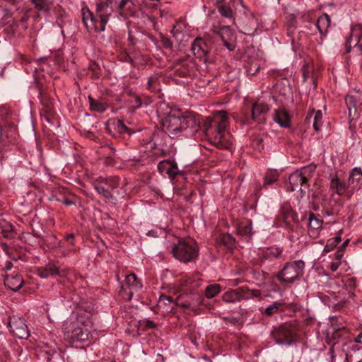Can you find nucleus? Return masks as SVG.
<instances>
[{"label": "nucleus", "mask_w": 362, "mask_h": 362, "mask_svg": "<svg viewBox=\"0 0 362 362\" xmlns=\"http://www.w3.org/2000/svg\"><path fill=\"white\" fill-rule=\"evenodd\" d=\"M228 112L225 110L217 111L204 122V132L211 142L219 148H227L230 142L226 134L228 123Z\"/></svg>", "instance_id": "nucleus-1"}, {"label": "nucleus", "mask_w": 362, "mask_h": 362, "mask_svg": "<svg viewBox=\"0 0 362 362\" xmlns=\"http://www.w3.org/2000/svg\"><path fill=\"white\" fill-rule=\"evenodd\" d=\"M158 114L161 117L160 124L163 132L170 136H177L180 132V112L170 109L168 105L162 103L158 109Z\"/></svg>", "instance_id": "nucleus-2"}, {"label": "nucleus", "mask_w": 362, "mask_h": 362, "mask_svg": "<svg viewBox=\"0 0 362 362\" xmlns=\"http://www.w3.org/2000/svg\"><path fill=\"white\" fill-rule=\"evenodd\" d=\"M305 263L302 260L288 262L276 275L281 282L293 283L303 274Z\"/></svg>", "instance_id": "nucleus-3"}, {"label": "nucleus", "mask_w": 362, "mask_h": 362, "mask_svg": "<svg viewBox=\"0 0 362 362\" xmlns=\"http://www.w3.org/2000/svg\"><path fill=\"white\" fill-rule=\"evenodd\" d=\"M198 247L194 243L180 240L175 245L172 252L173 256L180 262H189L198 256Z\"/></svg>", "instance_id": "nucleus-4"}, {"label": "nucleus", "mask_w": 362, "mask_h": 362, "mask_svg": "<svg viewBox=\"0 0 362 362\" xmlns=\"http://www.w3.org/2000/svg\"><path fill=\"white\" fill-rule=\"evenodd\" d=\"M315 170L314 166H305L292 173L288 178L291 190L295 191L299 189L301 192H303L302 187L309 186L307 183L313 177Z\"/></svg>", "instance_id": "nucleus-5"}, {"label": "nucleus", "mask_w": 362, "mask_h": 362, "mask_svg": "<svg viewBox=\"0 0 362 362\" xmlns=\"http://www.w3.org/2000/svg\"><path fill=\"white\" fill-rule=\"evenodd\" d=\"M117 0H105L96 4L95 15L98 18V32L104 31L105 26L112 16L114 4Z\"/></svg>", "instance_id": "nucleus-6"}, {"label": "nucleus", "mask_w": 362, "mask_h": 362, "mask_svg": "<svg viewBox=\"0 0 362 362\" xmlns=\"http://www.w3.org/2000/svg\"><path fill=\"white\" fill-rule=\"evenodd\" d=\"M272 336L278 344L290 345L296 339L295 328L290 324H284L276 329Z\"/></svg>", "instance_id": "nucleus-7"}, {"label": "nucleus", "mask_w": 362, "mask_h": 362, "mask_svg": "<svg viewBox=\"0 0 362 362\" xmlns=\"http://www.w3.org/2000/svg\"><path fill=\"white\" fill-rule=\"evenodd\" d=\"M313 209L315 211L321 210L327 216L332 215V200L331 197L323 193L322 191L315 192L313 194Z\"/></svg>", "instance_id": "nucleus-8"}, {"label": "nucleus", "mask_w": 362, "mask_h": 362, "mask_svg": "<svg viewBox=\"0 0 362 362\" xmlns=\"http://www.w3.org/2000/svg\"><path fill=\"white\" fill-rule=\"evenodd\" d=\"M8 327L11 332L19 339H25L29 337V331L23 320L17 315L9 317Z\"/></svg>", "instance_id": "nucleus-9"}, {"label": "nucleus", "mask_w": 362, "mask_h": 362, "mask_svg": "<svg viewBox=\"0 0 362 362\" xmlns=\"http://www.w3.org/2000/svg\"><path fill=\"white\" fill-rule=\"evenodd\" d=\"M83 322V317L81 316L71 317L66 320L63 324L64 339L70 342H73V337L76 327L78 324Z\"/></svg>", "instance_id": "nucleus-10"}, {"label": "nucleus", "mask_w": 362, "mask_h": 362, "mask_svg": "<svg viewBox=\"0 0 362 362\" xmlns=\"http://www.w3.org/2000/svg\"><path fill=\"white\" fill-rule=\"evenodd\" d=\"M92 327V322L90 319H83L82 324H78L76 327V330L73 337V342L76 341H84L88 339L90 334V329Z\"/></svg>", "instance_id": "nucleus-11"}, {"label": "nucleus", "mask_w": 362, "mask_h": 362, "mask_svg": "<svg viewBox=\"0 0 362 362\" xmlns=\"http://www.w3.org/2000/svg\"><path fill=\"white\" fill-rule=\"evenodd\" d=\"M192 50L197 58L206 61L207 54L211 50V45L202 39L197 38L192 45Z\"/></svg>", "instance_id": "nucleus-12"}, {"label": "nucleus", "mask_w": 362, "mask_h": 362, "mask_svg": "<svg viewBox=\"0 0 362 362\" xmlns=\"http://www.w3.org/2000/svg\"><path fill=\"white\" fill-rule=\"evenodd\" d=\"M224 46L230 51L235 47V35L229 26H222L218 31Z\"/></svg>", "instance_id": "nucleus-13"}, {"label": "nucleus", "mask_w": 362, "mask_h": 362, "mask_svg": "<svg viewBox=\"0 0 362 362\" xmlns=\"http://www.w3.org/2000/svg\"><path fill=\"white\" fill-rule=\"evenodd\" d=\"M362 185V170L360 168H354L349 174L348 180V187L350 190L347 192L350 197L352 192L358 189Z\"/></svg>", "instance_id": "nucleus-14"}, {"label": "nucleus", "mask_w": 362, "mask_h": 362, "mask_svg": "<svg viewBox=\"0 0 362 362\" xmlns=\"http://www.w3.org/2000/svg\"><path fill=\"white\" fill-rule=\"evenodd\" d=\"M361 37L362 26L361 25H355L352 26L350 35L345 42V47L347 52L351 51L352 47H355L358 45Z\"/></svg>", "instance_id": "nucleus-15"}, {"label": "nucleus", "mask_w": 362, "mask_h": 362, "mask_svg": "<svg viewBox=\"0 0 362 362\" xmlns=\"http://www.w3.org/2000/svg\"><path fill=\"white\" fill-rule=\"evenodd\" d=\"M244 291H246L244 287L230 289L223 294L222 299L226 303H232L243 300L244 298H248L247 296L244 295Z\"/></svg>", "instance_id": "nucleus-16"}, {"label": "nucleus", "mask_w": 362, "mask_h": 362, "mask_svg": "<svg viewBox=\"0 0 362 362\" xmlns=\"http://www.w3.org/2000/svg\"><path fill=\"white\" fill-rule=\"evenodd\" d=\"M323 221L317 218L313 213L309 214L308 234L313 238H317L322 228Z\"/></svg>", "instance_id": "nucleus-17"}, {"label": "nucleus", "mask_w": 362, "mask_h": 362, "mask_svg": "<svg viewBox=\"0 0 362 362\" xmlns=\"http://www.w3.org/2000/svg\"><path fill=\"white\" fill-rule=\"evenodd\" d=\"M81 11L83 21L86 28L90 30L98 31V18L96 15L94 16L88 8H83Z\"/></svg>", "instance_id": "nucleus-18"}, {"label": "nucleus", "mask_w": 362, "mask_h": 362, "mask_svg": "<svg viewBox=\"0 0 362 362\" xmlns=\"http://www.w3.org/2000/svg\"><path fill=\"white\" fill-rule=\"evenodd\" d=\"M180 119L181 122L180 132L187 129H194L199 124L196 117L192 114L182 115L180 113Z\"/></svg>", "instance_id": "nucleus-19"}, {"label": "nucleus", "mask_w": 362, "mask_h": 362, "mask_svg": "<svg viewBox=\"0 0 362 362\" xmlns=\"http://www.w3.org/2000/svg\"><path fill=\"white\" fill-rule=\"evenodd\" d=\"M268 110L269 107L267 104L257 102L252 107V117L255 121L261 122Z\"/></svg>", "instance_id": "nucleus-20"}, {"label": "nucleus", "mask_w": 362, "mask_h": 362, "mask_svg": "<svg viewBox=\"0 0 362 362\" xmlns=\"http://www.w3.org/2000/svg\"><path fill=\"white\" fill-rule=\"evenodd\" d=\"M274 120L282 127L290 126V115L285 109L276 110Z\"/></svg>", "instance_id": "nucleus-21"}, {"label": "nucleus", "mask_w": 362, "mask_h": 362, "mask_svg": "<svg viewBox=\"0 0 362 362\" xmlns=\"http://www.w3.org/2000/svg\"><path fill=\"white\" fill-rule=\"evenodd\" d=\"M331 354L332 362H347V354L339 349L338 343H334L332 348L329 349Z\"/></svg>", "instance_id": "nucleus-22"}, {"label": "nucleus", "mask_w": 362, "mask_h": 362, "mask_svg": "<svg viewBox=\"0 0 362 362\" xmlns=\"http://www.w3.org/2000/svg\"><path fill=\"white\" fill-rule=\"evenodd\" d=\"M4 284L11 290L18 291L23 286V280L20 275L7 276L4 280Z\"/></svg>", "instance_id": "nucleus-23"}, {"label": "nucleus", "mask_w": 362, "mask_h": 362, "mask_svg": "<svg viewBox=\"0 0 362 362\" xmlns=\"http://www.w3.org/2000/svg\"><path fill=\"white\" fill-rule=\"evenodd\" d=\"M330 189L339 195H343L346 193V189H350L348 185H346L344 181L340 180L337 176H334L330 180Z\"/></svg>", "instance_id": "nucleus-24"}, {"label": "nucleus", "mask_w": 362, "mask_h": 362, "mask_svg": "<svg viewBox=\"0 0 362 362\" xmlns=\"http://www.w3.org/2000/svg\"><path fill=\"white\" fill-rule=\"evenodd\" d=\"M282 251L279 247H269L264 250L261 255L260 261L264 262L266 261H271L273 259L279 257Z\"/></svg>", "instance_id": "nucleus-25"}, {"label": "nucleus", "mask_w": 362, "mask_h": 362, "mask_svg": "<svg viewBox=\"0 0 362 362\" xmlns=\"http://www.w3.org/2000/svg\"><path fill=\"white\" fill-rule=\"evenodd\" d=\"M134 4L131 0H121L117 8L119 15L126 17L132 15V8Z\"/></svg>", "instance_id": "nucleus-26"}, {"label": "nucleus", "mask_w": 362, "mask_h": 362, "mask_svg": "<svg viewBox=\"0 0 362 362\" xmlns=\"http://www.w3.org/2000/svg\"><path fill=\"white\" fill-rule=\"evenodd\" d=\"M330 25V18L327 13L320 16L316 23V26L320 34H325Z\"/></svg>", "instance_id": "nucleus-27"}, {"label": "nucleus", "mask_w": 362, "mask_h": 362, "mask_svg": "<svg viewBox=\"0 0 362 362\" xmlns=\"http://www.w3.org/2000/svg\"><path fill=\"white\" fill-rule=\"evenodd\" d=\"M0 234L4 238H12L14 236L13 227L9 222L1 219L0 220Z\"/></svg>", "instance_id": "nucleus-28"}, {"label": "nucleus", "mask_w": 362, "mask_h": 362, "mask_svg": "<svg viewBox=\"0 0 362 362\" xmlns=\"http://www.w3.org/2000/svg\"><path fill=\"white\" fill-rule=\"evenodd\" d=\"M126 284L132 291H138L142 287L141 282L134 274H130L126 276Z\"/></svg>", "instance_id": "nucleus-29"}, {"label": "nucleus", "mask_w": 362, "mask_h": 362, "mask_svg": "<svg viewBox=\"0 0 362 362\" xmlns=\"http://www.w3.org/2000/svg\"><path fill=\"white\" fill-rule=\"evenodd\" d=\"M252 221L250 220L241 222L237 228L238 233L245 236L250 235L252 234Z\"/></svg>", "instance_id": "nucleus-30"}, {"label": "nucleus", "mask_w": 362, "mask_h": 362, "mask_svg": "<svg viewBox=\"0 0 362 362\" xmlns=\"http://www.w3.org/2000/svg\"><path fill=\"white\" fill-rule=\"evenodd\" d=\"M35 7L39 10L49 13L52 8V2L49 0H30Z\"/></svg>", "instance_id": "nucleus-31"}, {"label": "nucleus", "mask_w": 362, "mask_h": 362, "mask_svg": "<svg viewBox=\"0 0 362 362\" xmlns=\"http://www.w3.org/2000/svg\"><path fill=\"white\" fill-rule=\"evenodd\" d=\"M95 189L97 192L100 194L103 197L110 200L112 197V194L108 188H106L105 185L101 184L100 182H95L93 184Z\"/></svg>", "instance_id": "nucleus-32"}, {"label": "nucleus", "mask_w": 362, "mask_h": 362, "mask_svg": "<svg viewBox=\"0 0 362 362\" xmlns=\"http://www.w3.org/2000/svg\"><path fill=\"white\" fill-rule=\"evenodd\" d=\"M97 182H100L101 184L108 188L109 190L114 189L118 187V180L115 177H100Z\"/></svg>", "instance_id": "nucleus-33"}, {"label": "nucleus", "mask_w": 362, "mask_h": 362, "mask_svg": "<svg viewBox=\"0 0 362 362\" xmlns=\"http://www.w3.org/2000/svg\"><path fill=\"white\" fill-rule=\"evenodd\" d=\"M90 108L91 110L103 112L107 109V104L98 100H94L90 96L88 97Z\"/></svg>", "instance_id": "nucleus-34"}, {"label": "nucleus", "mask_w": 362, "mask_h": 362, "mask_svg": "<svg viewBox=\"0 0 362 362\" xmlns=\"http://www.w3.org/2000/svg\"><path fill=\"white\" fill-rule=\"evenodd\" d=\"M59 274V269L54 265H48L45 269L39 272V275L42 278H47Z\"/></svg>", "instance_id": "nucleus-35"}, {"label": "nucleus", "mask_w": 362, "mask_h": 362, "mask_svg": "<svg viewBox=\"0 0 362 362\" xmlns=\"http://www.w3.org/2000/svg\"><path fill=\"white\" fill-rule=\"evenodd\" d=\"M217 8L223 17L234 19V13L230 6L226 4H220L218 6Z\"/></svg>", "instance_id": "nucleus-36"}, {"label": "nucleus", "mask_w": 362, "mask_h": 362, "mask_svg": "<svg viewBox=\"0 0 362 362\" xmlns=\"http://www.w3.org/2000/svg\"><path fill=\"white\" fill-rule=\"evenodd\" d=\"M312 114H315L313 127L315 131H319L323 124L322 112L320 110L315 111L313 110Z\"/></svg>", "instance_id": "nucleus-37"}, {"label": "nucleus", "mask_w": 362, "mask_h": 362, "mask_svg": "<svg viewBox=\"0 0 362 362\" xmlns=\"http://www.w3.org/2000/svg\"><path fill=\"white\" fill-rule=\"evenodd\" d=\"M220 243L227 247L231 248L235 244V239L231 235L225 233L220 237Z\"/></svg>", "instance_id": "nucleus-38"}, {"label": "nucleus", "mask_w": 362, "mask_h": 362, "mask_svg": "<svg viewBox=\"0 0 362 362\" xmlns=\"http://www.w3.org/2000/svg\"><path fill=\"white\" fill-rule=\"evenodd\" d=\"M221 291L220 286L214 284L208 286L205 290V295L208 298H211L217 295Z\"/></svg>", "instance_id": "nucleus-39"}, {"label": "nucleus", "mask_w": 362, "mask_h": 362, "mask_svg": "<svg viewBox=\"0 0 362 362\" xmlns=\"http://www.w3.org/2000/svg\"><path fill=\"white\" fill-rule=\"evenodd\" d=\"M281 306V303L279 302H274L273 304L270 305L265 309V314L267 316H271L274 313H276L280 307Z\"/></svg>", "instance_id": "nucleus-40"}, {"label": "nucleus", "mask_w": 362, "mask_h": 362, "mask_svg": "<svg viewBox=\"0 0 362 362\" xmlns=\"http://www.w3.org/2000/svg\"><path fill=\"white\" fill-rule=\"evenodd\" d=\"M246 291L243 293L245 296H247L248 298H244V300H250L253 298H259L261 296V291L258 289L250 290L247 287H244Z\"/></svg>", "instance_id": "nucleus-41"}, {"label": "nucleus", "mask_w": 362, "mask_h": 362, "mask_svg": "<svg viewBox=\"0 0 362 362\" xmlns=\"http://www.w3.org/2000/svg\"><path fill=\"white\" fill-rule=\"evenodd\" d=\"M257 28V23H256V19L255 17L251 14L250 17L249 18V21L245 25V33L254 31L256 30Z\"/></svg>", "instance_id": "nucleus-42"}, {"label": "nucleus", "mask_w": 362, "mask_h": 362, "mask_svg": "<svg viewBox=\"0 0 362 362\" xmlns=\"http://www.w3.org/2000/svg\"><path fill=\"white\" fill-rule=\"evenodd\" d=\"M115 129L120 134H130L129 128L121 121L117 120L114 123Z\"/></svg>", "instance_id": "nucleus-43"}, {"label": "nucleus", "mask_w": 362, "mask_h": 362, "mask_svg": "<svg viewBox=\"0 0 362 362\" xmlns=\"http://www.w3.org/2000/svg\"><path fill=\"white\" fill-rule=\"evenodd\" d=\"M171 164H172L171 160H162L158 164V169L160 173H165L167 174V172L169 170V168L170 167Z\"/></svg>", "instance_id": "nucleus-44"}, {"label": "nucleus", "mask_w": 362, "mask_h": 362, "mask_svg": "<svg viewBox=\"0 0 362 362\" xmlns=\"http://www.w3.org/2000/svg\"><path fill=\"white\" fill-rule=\"evenodd\" d=\"M180 173V171L179 170L177 164L174 161H172V164L169 168V170L167 172V174L168 175L169 177L171 180H173L174 177Z\"/></svg>", "instance_id": "nucleus-45"}, {"label": "nucleus", "mask_w": 362, "mask_h": 362, "mask_svg": "<svg viewBox=\"0 0 362 362\" xmlns=\"http://www.w3.org/2000/svg\"><path fill=\"white\" fill-rule=\"evenodd\" d=\"M346 106L349 110V115H351V109H356V100L352 95H347L345 98Z\"/></svg>", "instance_id": "nucleus-46"}, {"label": "nucleus", "mask_w": 362, "mask_h": 362, "mask_svg": "<svg viewBox=\"0 0 362 362\" xmlns=\"http://www.w3.org/2000/svg\"><path fill=\"white\" fill-rule=\"evenodd\" d=\"M277 180V174L276 173H272L271 175H267L264 178V186L267 185H270L275 182Z\"/></svg>", "instance_id": "nucleus-47"}, {"label": "nucleus", "mask_w": 362, "mask_h": 362, "mask_svg": "<svg viewBox=\"0 0 362 362\" xmlns=\"http://www.w3.org/2000/svg\"><path fill=\"white\" fill-rule=\"evenodd\" d=\"M346 332V329L345 326H342L340 327H333L332 337L334 339L337 337H340L342 335V333Z\"/></svg>", "instance_id": "nucleus-48"}, {"label": "nucleus", "mask_w": 362, "mask_h": 362, "mask_svg": "<svg viewBox=\"0 0 362 362\" xmlns=\"http://www.w3.org/2000/svg\"><path fill=\"white\" fill-rule=\"evenodd\" d=\"M334 241L335 240H332V239H329L324 247V251L329 252L331 250H332L337 246V244L334 243Z\"/></svg>", "instance_id": "nucleus-49"}, {"label": "nucleus", "mask_w": 362, "mask_h": 362, "mask_svg": "<svg viewBox=\"0 0 362 362\" xmlns=\"http://www.w3.org/2000/svg\"><path fill=\"white\" fill-rule=\"evenodd\" d=\"M296 215L295 214V213L288 209H286V211H285L284 217H285L286 221H287V220L290 221V219L291 221H294L296 218Z\"/></svg>", "instance_id": "nucleus-50"}, {"label": "nucleus", "mask_w": 362, "mask_h": 362, "mask_svg": "<svg viewBox=\"0 0 362 362\" xmlns=\"http://www.w3.org/2000/svg\"><path fill=\"white\" fill-rule=\"evenodd\" d=\"M54 11L58 16V18H62L65 13L64 9L60 6H57L54 7Z\"/></svg>", "instance_id": "nucleus-51"}, {"label": "nucleus", "mask_w": 362, "mask_h": 362, "mask_svg": "<svg viewBox=\"0 0 362 362\" xmlns=\"http://www.w3.org/2000/svg\"><path fill=\"white\" fill-rule=\"evenodd\" d=\"M161 42L165 47L171 48L173 47L172 41L167 37H163Z\"/></svg>", "instance_id": "nucleus-52"}, {"label": "nucleus", "mask_w": 362, "mask_h": 362, "mask_svg": "<svg viewBox=\"0 0 362 362\" xmlns=\"http://www.w3.org/2000/svg\"><path fill=\"white\" fill-rule=\"evenodd\" d=\"M166 302L171 303L172 302L171 298L170 296H161L160 298V300H159V305H160V306L163 303L165 304Z\"/></svg>", "instance_id": "nucleus-53"}, {"label": "nucleus", "mask_w": 362, "mask_h": 362, "mask_svg": "<svg viewBox=\"0 0 362 362\" xmlns=\"http://www.w3.org/2000/svg\"><path fill=\"white\" fill-rule=\"evenodd\" d=\"M341 264V262L333 260L330 264V269L332 272H335L338 269L339 265Z\"/></svg>", "instance_id": "nucleus-54"}, {"label": "nucleus", "mask_w": 362, "mask_h": 362, "mask_svg": "<svg viewBox=\"0 0 362 362\" xmlns=\"http://www.w3.org/2000/svg\"><path fill=\"white\" fill-rule=\"evenodd\" d=\"M156 81V78H152V77L149 78L148 79V82H147V88H148V90H153V83H154Z\"/></svg>", "instance_id": "nucleus-55"}, {"label": "nucleus", "mask_w": 362, "mask_h": 362, "mask_svg": "<svg viewBox=\"0 0 362 362\" xmlns=\"http://www.w3.org/2000/svg\"><path fill=\"white\" fill-rule=\"evenodd\" d=\"M57 201L61 202L66 206H71L74 202L67 198H63L62 199H57Z\"/></svg>", "instance_id": "nucleus-56"}, {"label": "nucleus", "mask_w": 362, "mask_h": 362, "mask_svg": "<svg viewBox=\"0 0 362 362\" xmlns=\"http://www.w3.org/2000/svg\"><path fill=\"white\" fill-rule=\"evenodd\" d=\"M74 235L69 234L66 237V241L68 243L69 245L73 246L74 245Z\"/></svg>", "instance_id": "nucleus-57"}, {"label": "nucleus", "mask_w": 362, "mask_h": 362, "mask_svg": "<svg viewBox=\"0 0 362 362\" xmlns=\"http://www.w3.org/2000/svg\"><path fill=\"white\" fill-rule=\"evenodd\" d=\"M343 257V252L341 250H338L336 253H335V258H334V260L336 261H339V262H341V257Z\"/></svg>", "instance_id": "nucleus-58"}, {"label": "nucleus", "mask_w": 362, "mask_h": 362, "mask_svg": "<svg viewBox=\"0 0 362 362\" xmlns=\"http://www.w3.org/2000/svg\"><path fill=\"white\" fill-rule=\"evenodd\" d=\"M230 2H232L233 4H240L243 8H245V6L243 0H230Z\"/></svg>", "instance_id": "nucleus-59"}, {"label": "nucleus", "mask_w": 362, "mask_h": 362, "mask_svg": "<svg viewBox=\"0 0 362 362\" xmlns=\"http://www.w3.org/2000/svg\"><path fill=\"white\" fill-rule=\"evenodd\" d=\"M354 341L356 343H362V332L355 338Z\"/></svg>", "instance_id": "nucleus-60"}, {"label": "nucleus", "mask_w": 362, "mask_h": 362, "mask_svg": "<svg viewBox=\"0 0 362 362\" xmlns=\"http://www.w3.org/2000/svg\"><path fill=\"white\" fill-rule=\"evenodd\" d=\"M135 102H136V107H141V99L139 97H136L135 98Z\"/></svg>", "instance_id": "nucleus-61"}, {"label": "nucleus", "mask_w": 362, "mask_h": 362, "mask_svg": "<svg viewBox=\"0 0 362 362\" xmlns=\"http://www.w3.org/2000/svg\"><path fill=\"white\" fill-rule=\"evenodd\" d=\"M332 240H335L334 243L337 245L341 241V236L340 234L334 237V238H332Z\"/></svg>", "instance_id": "nucleus-62"}, {"label": "nucleus", "mask_w": 362, "mask_h": 362, "mask_svg": "<svg viewBox=\"0 0 362 362\" xmlns=\"http://www.w3.org/2000/svg\"><path fill=\"white\" fill-rule=\"evenodd\" d=\"M2 248L4 250V251L8 255H10L9 252H8V247L6 245H2Z\"/></svg>", "instance_id": "nucleus-63"}, {"label": "nucleus", "mask_w": 362, "mask_h": 362, "mask_svg": "<svg viewBox=\"0 0 362 362\" xmlns=\"http://www.w3.org/2000/svg\"><path fill=\"white\" fill-rule=\"evenodd\" d=\"M147 326L150 328H153L155 327V324L152 321L148 320Z\"/></svg>", "instance_id": "nucleus-64"}]
</instances>
